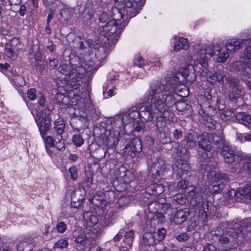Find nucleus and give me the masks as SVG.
<instances>
[{
    "instance_id": "nucleus-1",
    "label": "nucleus",
    "mask_w": 251,
    "mask_h": 251,
    "mask_svg": "<svg viewBox=\"0 0 251 251\" xmlns=\"http://www.w3.org/2000/svg\"><path fill=\"white\" fill-rule=\"evenodd\" d=\"M130 19L126 18L122 23L119 19L110 20L104 25H100V32L98 37L99 42L100 44H110V40H113L112 37L115 40H117Z\"/></svg>"
},
{
    "instance_id": "nucleus-2",
    "label": "nucleus",
    "mask_w": 251,
    "mask_h": 251,
    "mask_svg": "<svg viewBox=\"0 0 251 251\" xmlns=\"http://www.w3.org/2000/svg\"><path fill=\"white\" fill-rule=\"evenodd\" d=\"M174 183H176V188L178 190H184L188 194L190 199V205L196 211L198 210L199 213L207 216L206 212L204 210V204L202 202L201 193L193 186L189 185V182L186 180L184 176H182L180 179L174 180Z\"/></svg>"
},
{
    "instance_id": "nucleus-3",
    "label": "nucleus",
    "mask_w": 251,
    "mask_h": 251,
    "mask_svg": "<svg viewBox=\"0 0 251 251\" xmlns=\"http://www.w3.org/2000/svg\"><path fill=\"white\" fill-rule=\"evenodd\" d=\"M166 84L157 81L151 85L146 94L147 99L150 100L149 104L156 115L164 111L166 108V106L163 99L166 92Z\"/></svg>"
},
{
    "instance_id": "nucleus-4",
    "label": "nucleus",
    "mask_w": 251,
    "mask_h": 251,
    "mask_svg": "<svg viewBox=\"0 0 251 251\" xmlns=\"http://www.w3.org/2000/svg\"><path fill=\"white\" fill-rule=\"evenodd\" d=\"M211 138L210 133L207 132L198 137V145L200 149L198 152L201 161L204 162H210L213 159Z\"/></svg>"
},
{
    "instance_id": "nucleus-5",
    "label": "nucleus",
    "mask_w": 251,
    "mask_h": 251,
    "mask_svg": "<svg viewBox=\"0 0 251 251\" xmlns=\"http://www.w3.org/2000/svg\"><path fill=\"white\" fill-rule=\"evenodd\" d=\"M73 70V66L70 64H65L62 63L57 68L58 74H61L63 76H60L52 79V83H54V89H58L59 87H63L64 86L62 84H67L70 86V80H72L76 76L75 74V71Z\"/></svg>"
},
{
    "instance_id": "nucleus-6",
    "label": "nucleus",
    "mask_w": 251,
    "mask_h": 251,
    "mask_svg": "<svg viewBox=\"0 0 251 251\" xmlns=\"http://www.w3.org/2000/svg\"><path fill=\"white\" fill-rule=\"evenodd\" d=\"M118 6L124 8V13L127 19L136 16L145 4V0H114Z\"/></svg>"
},
{
    "instance_id": "nucleus-7",
    "label": "nucleus",
    "mask_w": 251,
    "mask_h": 251,
    "mask_svg": "<svg viewBox=\"0 0 251 251\" xmlns=\"http://www.w3.org/2000/svg\"><path fill=\"white\" fill-rule=\"evenodd\" d=\"M122 153L123 156L133 159L141 157L144 154L141 141L137 138L133 139L124 147Z\"/></svg>"
},
{
    "instance_id": "nucleus-8",
    "label": "nucleus",
    "mask_w": 251,
    "mask_h": 251,
    "mask_svg": "<svg viewBox=\"0 0 251 251\" xmlns=\"http://www.w3.org/2000/svg\"><path fill=\"white\" fill-rule=\"evenodd\" d=\"M149 175L154 179H157L163 175L166 169V163L163 158L156 157L152 158L148 165Z\"/></svg>"
},
{
    "instance_id": "nucleus-9",
    "label": "nucleus",
    "mask_w": 251,
    "mask_h": 251,
    "mask_svg": "<svg viewBox=\"0 0 251 251\" xmlns=\"http://www.w3.org/2000/svg\"><path fill=\"white\" fill-rule=\"evenodd\" d=\"M205 164H201V170H204V172H208L207 176L214 182H221L222 184L224 182H227L229 179L227 174L221 172H217L211 170L213 168H216L217 163L213 162H205Z\"/></svg>"
},
{
    "instance_id": "nucleus-10",
    "label": "nucleus",
    "mask_w": 251,
    "mask_h": 251,
    "mask_svg": "<svg viewBox=\"0 0 251 251\" xmlns=\"http://www.w3.org/2000/svg\"><path fill=\"white\" fill-rule=\"evenodd\" d=\"M118 135L115 134H113L110 132L109 135L103 137L99 141V145L102 149L105 154H111L114 151L119 141Z\"/></svg>"
},
{
    "instance_id": "nucleus-11",
    "label": "nucleus",
    "mask_w": 251,
    "mask_h": 251,
    "mask_svg": "<svg viewBox=\"0 0 251 251\" xmlns=\"http://www.w3.org/2000/svg\"><path fill=\"white\" fill-rule=\"evenodd\" d=\"M22 42L19 38H12L5 45L6 56L12 60H15L18 56V52L23 48Z\"/></svg>"
},
{
    "instance_id": "nucleus-12",
    "label": "nucleus",
    "mask_w": 251,
    "mask_h": 251,
    "mask_svg": "<svg viewBox=\"0 0 251 251\" xmlns=\"http://www.w3.org/2000/svg\"><path fill=\"white\" fill-rule=\"evenodd\" d=\"M196 72H198L196 68L191 64H188L184 68H180L176 74V77L179 82L184 80L193 82L196 79Z\"/></svg>"
},
{
    "instance_id": "nucleus-13",
    "label": "nucleus",
    "mask_w": 251,
    "mask_h": 251,
    "mask_svg": "<svg viewBox=\"0 0 251 251\" xmlns=\"http://www.w3.org/2000/svg\"><path fill=\"white\" fill-rule=\"evenodd\" d=\"M116 194L113 190L104 191L101 196H95L92 200V203L97 207L103 209L114 201Z\"/></svg>"
},
{
    "instance_id": "nucleus-14",
    "label": "nucleus",
    "mask_w": 251,
    "mask_h": 251,
    "mask_svg": "<svg viewBox=\"0 0 251 251\" xmlns=\"http://www.w3.org/2000/svg\"><path fill=\"white\" fill-rule=\"evenodd\" d=\"M227 73L223 70L217 69L214 71H210L208 74L203 73L207 81L211 84L214 85L217 82L220 85H224L227 78Z\"/></svg>"
},
{
    "instance_id": "nucleus-15",
    "label": "nucleus",
    "mask_w": 251,
    "mask_h": 251,
    "mask_svg": "<svg viewBox=\"0 0 251 251\" xmlns=\"http://www.w3.org/2000/svg\"><path fill=\"white\" fill-rule=\"evenodd\" d=\"M249 221L248 219L241 220L237 219L228 224L227 231L230 233L233 237H236L239 234L242 233L244 230H246L249 227Z\"/></svg>"
},
{
    "instance_id": "nucleus-16",
    "label": "nucleus",
    "mask_w": 251,
    "mask_h": 251,
    "mask_svg": "<svg viewBox=\"0 0 251 251\" xmlns=\"http://www.w3.org/2000/svg\"><path fill=\"white\" fill-rule=\"evenodd\" d=\"M176 168H174L172 177L173 180L180 179L189 172L190 166L185 160L176 159L175 162Z\"/></svg>"
},
{
    "instance_id": "nucleus-17",
    "label": "nucleus",
    "mask_w": 251,
    "mask_h": 251,
    "mask_svg": "<svg viewBox=\"0 0 251 251\" xmlns=\"http://www.w3.org/2000/svg\"><path fill=\"white\" fill-rule=\"evenodd\" d=\"M35 122L37 124L40 134L42 138H44L51 127V118L50 114H46L42 117L34 116Z\"/></svg>"
},
{
    "instance_id": "nucleus-18",
    "label": "nucleus",
    "mask_w": 251,
    "mask_h": 251,
    "mask_svg": "<svg viewBox=\"0 0 251 251\" xmlns=\"http://www.w3.org/2000/svg\"><path fill=\"white\" fill-rule=\"evenodd\" d=\"M231 69L240 74L241 79L246 76L251 77V64L242 61L233 62L230 65Z\"/></svg>"
},
{
    "instance_id": "nucleus-19",
    "label": "nucleus",
    "mask_w": 251,
    "mask_h": 251,
    "mask_svg": "<svg viewBox=\"0 0 251 251\" xmlns=\"http://www.w3.org/2000/svg\"><path fill=\"white\" fill-rule=\"evenodd\" d=\"M206 53L205 51L201 53L199 58H198L196 61L194 62V66L198 71L201 76L204 77L205 75L203 73L208 74L210 71L208 69L207 67L208 65V58L206 56Z\"/></svg>"
},
{
    "instance_id": "nucleus-20",
    "label": "nucleus",
    "mask_w": 251,
    "mask_h": 251,
    "mask_svg": "<svg viewBox=\"0 0 251 251\" xmlns=\"http://www.w3.org/2000/svg\"><path fill=\"white\" fill-rule=\"evenodd\" d=\"M72 71H75L74 73L76 76L74 77L75 78L72 80H70V88L74 90H76L80 86L82 76L87 72L84 65H81L76 66L75 69L73 68Z\"/></svg>"
},
{
    "instance_id": "nucleus-21",
    "label": "nucleus",
    "mask_w": 251,
    "mask_h": 251,
    "mask_svg": "<svg viewBox=\"0 0 251 251\" xmlns=\"http://www.w3.org/2000/svg\"><path fill=\"white\" fill-rule=\"evenodd\" d=\"M139 108L141 122H147L151 121L154 118L156 117L155 112L153 111L149 103L146 104H144Z\"/></svg>"
},
{
    "instance_id": "nucleus-22",
    "label": "nucleus",
    "mask_w": 251,
    "mask_h": 251,
    "mask_svg": "<svg viewBox=\"0 0 251 251\" xmlns=\"http://www.w3.org/2000/svg\"><path fill=\"white\" fill-rule=\"evenodd\" d=\"M128 124L127 115L122 114L116 116L112 123V128L114 131L117 132V135L122 130H125V126Z\"/></svg>"
},
{
    "instance_id": "nucleus-23",
    "label": "nucleus",
    "mask_w": 251,
    "mask_h": 251,
    "mask_svg": "<svg viewBox=\"0 0 251 251\" xmlns=\"http://www.w3.org/2000/svg\"><path fill=\"white\" fill-rule=\"evenodd\" d=\"M244 94L243 88H237L233 90H228V98L231 103L237 104L240 106L239 102H242L243 99L242 96Z\"/></svg>"
},
{
    "instance_id": "nucleus-24",
    "label": "nucleus",
    "mask_w": 251,
    "mask_h": 251,
    "mask_svg": "<svg viewBox=\"0 0 251 251\" xmlns=\"http://www.w3.org/2000/svg\"><path fill=\"white\" fill-rule=\"evenodd\" d=\"M189 215V209L187 208L177 210L174 215L173 221L176 225H181L186 221Z\"/></svg>"
},
{
    "instance_id": "nucleus-25",
    "label": "nucleus",
    "mask_w": 251,
    "mask_h": 251,
    "mask_svg": "<svg viewBox=\"0 0 251 251\" xmlns=\"http://www.w3.org/2000/svg\"><path fill=\"white\" fill-rule=\"evenodd\" d=\"M221 153L224 157L226 163L230 164L236 160H238L239 155L233 150L229 149L228 147H224L222 149Z\"/></svg>"
},
{
    "instance_id": "nucleus-26",
    "label": "nucleus",
    "mask_w": 251,
    "mask_h": 251,
    "mask_svg": "<svg viewBox=\"0 0 251 251\" xmlns=\"http://www.w3.org/2000/svg\"><path fill=\"white\" fill-rule=\"evenodd\" d=\"M66 122L62 118H58L54 121L52 133L55 137L62 136L65 128Z\"/></svg>"
},
{
    "instance_id": "nucleus-27",
    "label": "nucleus",
    "mask_w": 251,
    "mask_h": 251,
    "mask_svg": "<svg viewBox=\"0 0 251 251\" xmlns=\"http://www.w3.org/2000/svg\"><path fill=\"white\" fill-rule=\"evenodd\" d=\"M80 18L83 24L87 26H91L96 22L93 11L87 8H85L83 10Z\"/></svg>"
},
{
    "instance_id": "nucleus-28",
    "label": "nucleus",
    "mask_w": 251,
    "mask_h": 251,
    "mask_svg": "<svg viewBox=\"0 0 251 251\" xmlns=\"http://www.w3.org/2000/svg\"><path fill=\"white\" fill-rule=\"evenodd\" d=\"M165 190L164 186L161 183L154 182L146 188V192L151 195L157 196Z\"/></svg>"
},
{
    "instance_id": "nucleus-29",
    "label": "nucleus",
    "mask_w": 251,
    "mask_h": 251,
    "mask_svg": "<svg viewBox=\"0 0 251 251\" xmlns=\"http://www.w3.org/2000/svg\"><path fill=\"white\" fill-rule=\"evenodd\" d=\"M176 108L178 111L182 112V114L189 115L192 112L191 105L180 97L176 103Z\"/></svg>"
},
{
    "instance_id": "nucleus-30",
    "label": "nucleus",
    "mask_w": 251,
    "mask_h": 251,
    "mask_svg": "<svg viewBox=\"0 0 251 251\" xmlns=\"http://www.w3.org/2000/svg\"><path fill=\"white\" fill-rule=\"evenodd\" d=\"M102 46H100L95 51V56L99 61L105 59L110 52V50L107 48L110 44H101Z\"/></svg>"
},
{
    "instance_id": "nucleus-31",
    "label": "nucleus",
    "mask_w": 251,
    "mask_h": 251,
    "mask_svg": "<svg viewBox=\"0 0 251 251\" xmlns=\"http://www.w3.org/2000/svg\"><path fill=\"white\" fill-rule=\"evenodd\" d=\"M168 88L167 86L166 89ZM167 91H166L164 96L165 98L164 99V103L167 107L171 108L174 105L176 106L178 100L180 99L179 95L177 93H168L167 94Z\"/></svg>"
},
{
    "instance_id": "nucleus-32",
    "label": "nucleus",
    "mask_w": 251,
    "mask_h": 251,
    "mask_svg": "<svg viewBox=\"0 0 251 251\" xmlns=\"http://www.w3.org/2000/svg\"><path fill=\"white\" fill-rule=\"evenodd\" d=\"M235 119L239 123L251 129V115L245 112H238L235 114Z\"/></svg>"
},
{
    "instance_id": "nucleus-33",
    "label": "nucleus",
    "mask_w": 251,
    "mask_h": 251,
    "mask_svg": "<svg viewBox=\"0 0 251 251\" xmlns=\"http://www.w3.org/2000/svg\"><path fill=\"white\" fill-rule=\"evenodd\" d=\"M180 144L186 147L188 149L193 148L196 145L195 135L191 133L185 134L183 139L180 142Z\"/></svg>"
},
{
    "instance_id": "nucleus-34",
    "label": "nucleus",
    "mask_w": 251,
    "mask_h": 251,
    "mask_svg": "<svg viewBox=\"0 0 251 251\" xmlns=\"http://www.w3.org/2000/svg\"><path fill=\"white\" fill-rule=\"evenodd\" d=\"M142 241L145 246H153L156 245L158 243L156 240L155 232H147L143 235Z\"/></svg>"
},
{
    "instance_id": "nucleus-35",
    "label": "nucleus",
    "mask_w": 251,
    "mask_h": 251,
    "mask_svg": "<svg viewBox=\"0 0 251 251\" xmlns=\"http://www.w3.org/2000/svg\"><path fill=\"white\" fill-rule=\"evenodd\" d=\"M86 119L83 117L75 118L72 120L70 125L74 129L80 132L86 128Z\"/></svg>"
},
{
    "instance_id": "nucleus-36",
    "label": "nucleus",
    "mask_w": 251,
    "mask_h": 251,
    "mask_svg": "<svg viewBox=\"0 0 251 251\" xmlns=\"http://www.w3.org/2000/svg\"><path fill=\"white\" fill-rule=\"evenodd\" d=\"M241 40L232 39L227 41V43L226 44L225 47L226 50H228L230 53L232 54L235 52L236 50L241 48Z\"/></svg>"
},
{
    "instance_id": "nucleus-37",
    "label": "nucleus",
    "mask_w": 251,
    "mask_h": 251,
    "mask_svg": "<svg viewBox=\"0 0 251 251\" xmlns=\"http://www.w3.org/2000/svg\"><path fill=\"white\" fill-rule=\"evenodd\" d=\"M174 50L178 51L181 49L186 50L188 48V42L187 39L184 37H176L174 41Z\"/></svg>"
},
{
    "instance_id": "nucleus-38",
    "label": "nucleus",
    "mask_w": 251,
    "mask_h": 251,
    "mask_svg": "<svg viewBox=\"0 0 251 251\" xmlns=\"http://www.w3.org/2000/svg\"><path fill=\"white\" fill-rule=\"evenodd\" d=\"M123 228L125 229L124 233V243L128 246L129 248L131 249L135 238V231L133 229L128 230L126 226H125Z\"/></svg>"
},
{
    "instance_id": "nucleus-39",
    "label": "nucleus",
    "mask_w": 251,
    "mask_h": 251,
    "mask_svg": "<svg viewBox=\"0 0 251 251\" xmlns=\"http://www.w3.org/2000/svg\"><path fill=\"white\" fill-rule=\"evenodd\" d=\"M228 86L229 90H233L237 88H243L240 85V79L236 76L227 75V78L226 82V84Z\"/></svg>"
},
{
    "instance_id": "nucleus-40",
    "label": "nucleus",
    "mask_w": 251,
    "mask_h": 251,
    "mask_svg": "<svg viewBox=\"0 0 251 251\" xmlns=\"http://www.w3.org/2000/svg\"><path fill=\"white\" fill-rule=\"evenodd\" d=\"M211 144H214L217 148L222 150L225 147L224 137L221 134L210 133Z\"/></svg>"
},
{
    "instance_id": "nucleus-41",
    "label": "nucleus",
    "mask_w": 251,
    "mask_h": 251,
    "mask_svg": "<svg viewBox=\"0 0 251 251\" xmlns=\"http://www.w3.org/2000/svg\"><path fill=\"white\" fill-rule=\"evenodd\" d=\"M139 108L135 106L132 107L130 108L128 111L127 115V119H128V123L140 121V116H139Z\"/></svg>"
},
{
    "instance_id": "nucleus-42",
    "label": "nucleus",
    "mask_w": 251,
    "mask_h": 251,
    "mask_svg": "<svg viewBox=\"0 0 251 251\" xmlns=\"http://www.w3.org/2000/svg\"><path fill=\"white\" fill-rule=\"evenodd\" d=\"M156 134L157 139L160 143L162 144H167L173 142L172 138L169 133L168 129L157 132Z\"/></svg>"
},
{
    "instance_id": "nucleus-43",
    "label": "nucleus",
    "mask_w": 251,
    "mask_h": 251,
    "mask_svg": "<svg viewBox=\"0 0 251 251\" xmlns=\"http://www.w3.org/2000/svg\"><path fill=\"white\" fill-rule=\"evenodd\" d=\"M188 149L182 145H178L177 148L175 149L176 156L180 158V159L187 160L189 157V152Z\"/></svg>"
},
{
    "instance_id": "nucleus-44",
    "label": "nucleus",
    "mask_w": 251,
    "mask_h": 251,
    "mask_svg": "<svg viewBox=\"0 0 251 251\" xmlns=\"http://www.w3.org/2000/svg\"><path fill=\"white\" fill-rule=\"evenodd\" d=\"M93 176V172L89 168L85 170L83 183L86 187L89 188L92 185Z\"/></svg>"
},
{
    "instance_id": "nucleus-45",
    "label": "nucleus",
    "mask_w": 251,
    "mask_h": 251,
    "mask_svg": "<svg viewBox=\"0 0 251 251\" xmlns=\"http://www.w3.org/2000/svg\"><path fill=\"white\" fill-rule=\"evenodd\" d=\"M75 10L73 8L65 7L59 11V14L65 21H68L74 15Z\"/></svg>"
},
{
    "instance_id": "nucleus-46",
    "label": "nucleus",
    "mask_w": 251,
    "mask_h": 251,
    "mask_svg": "<svg viewBox=\"0 0 251 251\" xmlns=\"http://www.w3.org/2000/svg\"><path fill=\"white\" fill-rule=\"evenodd\" d=\"M120 177L123 179V181L125 184L130 183L134 179V174L130 170H126L120 173Z\"/></svg>"
},
{
    "instance_id": "nucleus-47",
    "label": "nucleus",
    "mask_w": 251,
    "mask_h": 251,
    "mask_svg": "<svg viewBox=\"0 0 251 251\" xmlns=\"http://www.w3.org/2000/svg\"><path fill=\"white\" fill-rule=\"evenodd\" d=\"M184 129L182 127H179L178 128L175 127L173 129L172 133L174 141H176L179 145L178 141L180 140H182V138L184 137Z\"/></svg>"
},
{
    "instance_id": "nucleus-48",
    "label": "nucleus",
    "mask_w": 251,
    "mask_h": 251,
    "mask_svg": "<svg viewBox=\"0 0 251 251\" xmlns=\"http://www.w3.org/2000/svg\"><path fill=\"white\" fill-rule=\"evenodd\" d=\"M117 198L116 207L118 208H123L130 202V198L126 195H121L120 196H118Z\"/></svg>"
},
{
    "instance_id": "nucleus-49",
    "label": "nucleus",
    "mask_w": 251,
    "mask_h": 251,
    "mask_svg": "<svg viewBox=\"0 0 251 251\" xmlns=\"http://www.w3.org/2000/svg\"><path fill=\"white\" fill-rule=\"evenodd\" d=\"M202 96L206 99L209 104L208 107H211V105H214L213 103L217 98L215 97H212L211 90L210 88H206L204 89Z\"/></svg>"
},
{
    "instance_id": "nucleus-50",
    "label": "nucleus",
    "mask_w": 251,
    "mask_h": 251,
    "mask_svg": "<svg viewBox=\"0 0 251 251\" xmlns=\"http://www.w3.org/2000/svg\"><path fill=\"white\" fill-rule=\"evenodd\" d=\"M235 114L232 109H226L222 111L220 114V118L223 121H227L231 120L233 117H235Z\"/></svg>"
},
{
    "instance_id": "nucleus-51",
    "label": "nucleus",
    "mask_w": 251,
    "mask_h": 251,
    "mask_svg": "<svg viewBox=\"0 0 251 251\" xmlns=\"http://www.w3.org/2000/svg\"><path fill=\"white\" fill-rule=\"evenodd\" d=\"M26 84L25 78L21 75H16L14 76L13 85L16 89L23 87Z\"/></svg>"
},
{
    "instance_id": "nucleus-52",
    "label": "nucleus",
    "mask_w": 251,
    "mask_h": 251,
    "mask_svg": "<svg viewBox=\"0 0 251 251\" xmlns=\"http://www.w3.org/2000/svg\"><path fill=\"white\" fill-rule=\"evenodd\" d=\"M69 246L68 238L64 237L57 241L53 245V249H66Z\"/></svg>"
},
{
    "instance_id": "nucleus-53",
    "label": "nucleus",
    "mask_w": 251,
    "mask_h": 251,
    "mask_svg": "<svg viewBox=\"0 0 251 251\" xmlns=\"http://www.w3.org/2000/svg\"><path fill=\"white\" fill-rule=\"evenodd\" d=\"M16 248L18 251H31L33 244L27 241H21L16 245Z\"/></svg>"
},
{
    "instance_id": "nucleus-54",
    "label": "nucleus",
    "mask_w": 251,
    "mask_h": 251,
    "mask_svg": "<svg viewBox=\"0 0 251 251\" xmlns=\"http://www.w3.org/2000/svg\"><path fill=\"white\" fill-rule=\"evenodd\" d=\"M90 242V239L88 238L84 233H81L78 235L75 240L77 244L86 247L87 244Z\"/></svg>"
},
{
    "instance_id": "nucleus-55",
    "label": "nucleus",
    "mask_w": 251,
    "mask_h": 251,
    "mask_svg": "<svg viewBox=\"0 0 251 251\" xmlns=\"http://www.w3.org/2000/svg\"><path fill=\"white\" fill-rule=\"evenodd\" d=\"M224 187V184H213L209 186V191L210 193L214 194L225 193Z\"/></svg>"
},
{
    "instance_id": "nucleus-56",
    "label": "nucleus",
    "mask_w": 251,
    "mask_h": 251,
    "mask_svg": "<svg viewBox=\"0 0 251 251\" xmlns=\"http://www.w3.org/2000/svg\"><path fill=\"white\" fill-rule=\"evenodd\" d=\"M156 131L159 132L164 130H168V127L166 126V122L162 117H158L156 120Z\"/></svg>"
},
{
    "instance_id": "nucleus-57",
    "label": "nucleus",
    "mask_w": 251,
    "mask_h": 251,
    "mask_svg": "<svg viewBox=\"0 0 251 251\" xmlns=\"http://www.w3.org/2000/svg\"><path fill=\"white\" fill-rule=\"evenodd\" d=\"M173 202L180 205H183L185 203L187 200L186 196L182 193H177L173 196Z\"/></svg>"
},
{
    "instance_id": "nucleus-58",
    "label": "nucleus",
    "mask_w": 251,
    "mask_h": 251,
    "mask_svg": "<svg viewBox=\"0 0 251 251\" xmlns=\"http://www.w3.org/2000/svg\"><path fill=\"white\" fill-rule=\"evenodd\" d=\"M85 194L86 193L84 190L78 188L75 189L71 195L73 197H75V198L77 200H78V201H81V202L83 203Z\"/></svg>"
},
{
    "instance_id": "nucleus-59",
    "label": "nucleus",
    "mask_w": 251,
    "mask_h": 251,
    "mask_svg": "<svg viewBox=\"0 0 251 251\" xmlns=\"http://www.w3.org/2000/svg\"><path fill=\"white\" fill-rule=\"evenodd\" d=\"M72 141L76 147H81L84 143V140L80 134H74L72 137Z\"/></svg>"
},
{
    "instance_id": "nucleus-60",
    "label": "nucleus",
    "mask_w": 251,
    "mask_h": 251,
    "mask_svg": "<svg viewBox=\"0 0 251 251\" xmlns=\"http://www.w3.org/2000/svg\"><path fill=\"white\" fill-rule=\"evenodd\" d=\"M84 67L87 73H88L96 72L99 68V66L98 65H95L93 61L89 60L85 63Z\"/></svg>"
},
{
    "instance_id": "nucleus-61",
    "label": "nucleus",
    "mask_w": 251,
    "mask_h": 251,
    "mask_svg": "<svg viewBox=\"0 0 251 251\" xmlns=\"http://www.w3.org/2000/svg\"><path fill=\"white\" fill-rule=\"evenodd\" d=\"M159 114H160L159 117H162L165 121L172 120L174 116V113L169 109V107H167L164 111L161 112Z\"/></svg>"
},
{
    "instance_id": "nucleus-62",
    "label": "nucleus",
    "mask_w": 251,
    "mask_h": 251,
    "mask_svg": "<svg viewBox=\"0 0 251 251\" xmlns=\"http://www.w3.org/2000/svg\"><path fill=\"white\" fill-rule=\"evenodd\" d=\"M243 58L245 61L251 64V42H249L245 49Z\"/></svg>"
},
{
    "instance_id": "nucleus-63",
    "label": "nucleus",
    "mask_w": 251,
    "mask_h": 251,
    "mask_svg": "<svg viewBox=\"0 0 251 251\" xmlns=\"http://www.w3.org/2000/svg\"><path fill=\"white\" fill-rule=\"evenodd\" d=\"M155 233L156 234V240L158 244L164 239L166 234V230L163 227L159 228Z\"/></svg>"
},
{
    "instance_id": "nucleus-64",
    "label": "nucleus",
    "mask_w": 251,
    "mask_h": 251,
    "mask_svg": "<svg viewBox=\"0 0 251 251\" xmlns=\"http://www.w3.org/2000/svg\"><path fill=\"white\" fill-rule=\"evenodd\" d=\"M144 145L149 150H152L154 147V139L151 136H147L145 137L144 139Z\"/></svg>"
}]
</instances>
